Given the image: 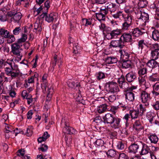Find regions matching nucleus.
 <instances>
[{"label": "nucleus", "instance_id": "obj_11", "mask_svg": "<svg viewBox=\"0 0 159 159\" xmlns=\"http://www.w3.org/2000/svg\"><path fill=\"white\" fill-rule=\"evenodd\" d=\"M102 152H100L99 153V155L100 156V158H103L104 157H105V154L106 153L107 156L109 158L112 157H115L116 154V151L113 149H110L108 150L107 152H103L102 154H101Z\"/></svg>", "mask_w": 159, "mask_h": 159}, {"label": "nucleus", "instance_id": "obj_30", "mask_svg": "<svg viewBox=\"0 0 159 159\" xmlns=\"http://www.w3.org/2000/svg\"><path fill=\"white\" fill-rule=\"evenodd\" d=\"M107 107L106 104L101 105L97 107V111L99 113H103L107 111Z\"/></svg>", "mask_w": 159, "mask_h": 159}, {"label": "nucleus", "instance_id": "obj_39", "mask_svg": "<svg viewBox=\"0 0 159 159\" xmlns=\"http://www.w3.org/2000/svg\"><path fill=\"white\" fill-rule=\"evenodd\" d=\"M9 32L7 30L3 29H0V35L4 38H8L9 36Z\"/></svg>", "mask_w": 159, "mask_h": 159}, {"label": "nucleus", "instance_id": "obj_20", "mask_svg": "<svg viewBox=\"0 0 159 159\" xmlns=\"http://www.w3.org/2000/svg\"><path fill=\"white\" fill-rule=\"evenodd\" d=\"M126 99L129 101H132L134 99V94L132 90H127L125 93Z\"/></svg>", "mask_w": 159, "mask_h": 159}, {"label": "nucleus", "instance_id": "obj_58", "mask_svg": "<svg viewBox=\"0 0 159 159\" xmlns=\"http://www.w3.org/2000/svg\"><path fill=\"white\" fill-rule=\"evenodd\" d=\"M95 143L98 146L102 147L103 145L104 142L102 140L99 139L97 140Z\"/></svg>", "mask_w": 159, "mask_h": 159}, {"label": "nucleus", "instance_id": "obj_19", "mask_svg": "<svg viewBox=\"0 0 159 159\" xmlns=\"http://www.w3.org/2000/svg\"><path fill=\"white\" fill-rule=\"evenodd\" d=\"M122 41L119 39L118 40L112 41L111 42L110 46L113 48L119 47L120 48H123L124 45L122 43Z\"/></svg>", "mask_w": 159, "mask_h": 159}, {"label": "nucleus", "instance_id": "obj_53", "mask_svg": "<svg viewBox=\"0 0 159 159\" xmlns=\"http://www.w3.org/2000/svg\"><path fill=\"white\" fill-rule=\"evenodd\" d=\"M132 24L124 22L122 25V29L123 30H128Z\"/></svg>", "mask_w": 159, "mask_h": 159}, {"label": "nucleus", "instance_id": "obj_24", "mask_svg": "<svg viewBox=\"0 0 159 159\" xmlns=\"http://www.w3.org/2000/svg\"><path fill=\"white\" fill-rule=\"evenodd\" d=\"M21 13L20 12H17V11H16V14L13 16V17L11 18V21L15 23H18L21 19Z\"/></svg>", "mask_w": 159, "mask_h": 159}, {"label": "nucleus", "instance_id": "obj_25", "mask_svg": "<svg viewBox=\"0 0 159 159\" xmlns=\"http://www.w3.org/2000/svg\"><path fill=\"white\" fill-rule=\"evenodd\" d=\"M30 0H18L16 4L17 6L22 5L24 7H28L30 5Z\"/></svg>", "mask_w": 159, "mask_h": 159}, {"label": "nucleus", "instance_id": "obj_9", "mask_svg": "<svg viewBox=\"0 0 159 159\" xmlns=\"http://www.w3.org/2000/svg\"><path fill=\"white\" fill-rule=\"evenodd\" d=\"M103 9H100L99 12L95 13L97 19L99 21L105 20V16L107 14V11L104 10Z\"/></svg>", "mask_w": 159, "mask_h": 159}, {"label": "nucleus", "instance_id": "obj_32", "mask_svg": "<svg viewBox=\"0 0 159 159\" xmlns=\"http://www.w3.org/2000/svg\"><path fill=\"white\" fill-rule=\"evenodd\" d=\"M133 11L136 15V17L137 19L140 17V16L143 12L142 11V9L139 7H134L133 8Z\"/></svg>", "mask_w": 159, "mask_h": 159}, {"label": "nucleus", "instance_id": "obj_57", "mask_svg": "<svg viewBox=\"0 0 159 159\" xmlns=\"http://www.w3.org/2000/svg\"><path fill=\"white\" fill-rule=\"evenodd\" d=\"M21 31V29L20 27H16L13 30V32L15 35H18Z\"/></svg>", "mask_w": 159, "mask_h": 159}, {"label": "nucleus", "instance_id": "obj_7", "mask_svg": "<svg viewBox=\"0 0 159 159\" xmlns=\"http://www.w3.org/2000/svg\"><path fill=\"white\" fill-rule=\"evenodd\" d=\"M105 8L103 9L104 10L107 11V14L108 13V11L110 12L111 14L112 13L115 12L117 9V7L116 5L112 3H107L105 4Z\"/></svg>", "mask_w": 159, "mask_h": 159}, {"label": "nucleus", "instance_id": "obj_18", "mask_svg": "<svg viewBox=\"0 0 159 159\" xmlns=\"http://www.w3.org/2000/svg\"><path fill=\"white\" fill-rule=\"evenodd\" d=\"M5 132L6 133V138H9L10 137V136L12 134H15V136H16L18 132H15V130H13L11 129V127L7 126L6 127V129Z\"/></svg>", "mask_w": 159, "mask_h": 159}, {"label": "nucleus", "instance_id": "obj_27", "mask_svg": "<svg viewBox=\"0 0 159 159\" xmlns=\"http://www.w3.org/2000/svg\"><path fill=\"white\" fill-rule=\"evenodd\" d=\"M106 63L108 64H112L117 62L118 61L117 59L113 57H107L105 59Z\"/></svg>", "mask_w": 159, "mask_h": 159}, {"label": "nucleus", "instance_id": "obj_52", "mask_svg": "<svg viewBox=\"0 0 159 159\" xmlns=\"http://www.w3.org/2000/svg\"><path fill=\"white\" fill-rule=\"evenodd\" d=\"M73 53L75 54H77L80 53V52L81 49L79 46L76 45L74 46L73 47Z\"/></svg>", "mask_w": 159, "mask_h": 159}, {"label": "nucleus", "instance_id": "obj_54", "mask_svg": "<svg viewBox=\"0 0 159 159\" xmlns=\"http://www.w3.org/2000/svg\"><path fill=\"white\" fill-rule=\"evenodd\" d=\"M145 75L143 77V76H139L138 78L139 82V83L141 84H144L146 83V80L145 79Z\"/></svg>", "mask_w": 159, "mask_h": 159}, {"label": "nucleus", "instance_id": "obj_12", "mask_svg": "<svg viewBox=\"0 0 159 159\" xmlns=\"http://www.w3.org/2000/svg\"><path fill=\"white\" fill-rule=\"evenodd\" d=\"M115 117L111 114L108 113L105 115L103 117L104 122L105 123L109 124L110 125L115 121Z\"/></svg>", "mask_w": 159, "mask_h": 159}, {"label": "nucleus", "instance_id": "obj_14", "mask_svg": "<svg viewBox=\"0 0 159 159\" xmlns=\"http://www.w3.org/2000/svg\"><path fill=\"white\" fill-rule=\"evenodd\" d=\"M63 131L66 133V131L67 133L69 134H75L76 132V130L73 128L70 127L68 123L66 122L65 126L63 129Z\"/></svg>", "mask_w": 159, "mask_h": 159}, {"label": "nucleus", "instance_id": "obj_62", "mask_svg": "<svg viewBox=\"0 0 159 159\" xmlns=\"http://www.w3.org/2000/svg\"><path fill=\"white\" fill-rule=\"evenodd\" d=\"M153 108L155 110L157 111L159 110V101H157L152 105Z\"/></svg>", "mask_w": 159, "mask_h": 159}, {"label": "nucleus", "instance_id": "obj_28", "mask_svg": "<svg viewBox=\"0 0 159 159\" xmlns=\"http://www.w3.org/2000/svg\"><path fill=\"white\" fill-rule=\"evenodd\" d=\"M154 59L149 60L146 63L147 66L152 69L157 66L158 62Z\"/></svg>", "mask_w": 159, "mask_h": 159}, {"label": "nucleus", "instance_id": "obj_5", "mask_svg": "<svg viewBox=\"0 0 159 159\" xmlns=\"http://www.w3.org/2000/svg\"><path fill=\"white\" fill-rule=\"evenodd\" d=\"M142 148V142H135L132 143L129 147V152L135 154L139 152Z\"/></svg>", "mask_w": 159, "mask_h": 159}, {"label": "nucleus", "instance_id": "obj_38", "mask_svg": "<svg viewBox=\"0 0 159 159\" xmlns=\"http://www.w3.org/2000/svg\"><path fill=\"white\" fill-rule=\"evenodd\" d=\"M124 19V22L132 24V18L131 15L128 14L127 15H124L123 17Z\"/></svg>", "mask_w": 159, "mask_h": 159}, {"label": "nucleus", "instance_id": "obj_10", "mask_svg": "<svg viewBox=\"0 0 159 159\" xmlns=\"http://www.w3.org/2000/svg\"><path fill=\"white\" fill-rule=\"evenodd\" d=\"M146 144L142 143V148L139 151V153L141 155H145L151 152L150 147Z\"/></svg>", "mask_w": 159, "mask_h": 159}, {"label": "nucleus", "instance_id": "obj_41", "mask_svg": "<svg viewBox=\"0 0 159 159\" xmlns=\"http://www.w3.org/2000/svg\"><path fill=\"white\" fill-rule=\"evenodd\" d=\"M121 33V30L120 29H116L112 30V39H115L117 38L118 36L120 35Z\"/></svg>", "mask_w": 159, "mask_h": 159}, {"label": "nucleus", "instance_id": "obj_43", "mask_svg": "<svg viewBox=\"0 0 159 159\" xmlns=\"http://www.w3.org/2000/svg\"><path fill=\"white\" fill-rule=\"evenodd\" d=\"M147 73V69L146 67H143L139 69L138 74L139 76H143Z\"/></svg>", "mask_w": 159, "mask_h": 159}, {"label": "nucleus", "instance_id": "obj_56", "mask_svg": "<svg viewBox=\"0 0 159 159\" xmlns=\"http://www.w3.org/2000/svg\"><path fill=\"white\" fill-rule=\"evenodd\" d=\"M97 79L98 80L104 78L105 77L104 74L101 72H99L96 75Z\"/></svg>", "mask_w": 159, "mask_h": 159}, {"label": "nucleus", "instance_id": "obj_49", "mask_svg": "<svg viewBox=\"0 0 159 159\" xmlns=\"http://www.w3.org/2000/svg\"><path fill=\"white\" fill-rule=\"evenodd\" d=\"M116 146L118 149L123 150L124 149L125 147V143L124 142L120 141L118 142Z\"/></svg>", "mask_w": 159, "mask_h": 159}, {"label": "nucleus", "instance_id": "obj_44", "mask_svg": "<svg viewBox=\"0 0 159 159\" xmlns=\"http://www.w3.org/2000/svg\"><path fill=\"white\" fill-rule=\"evenodd\" d=\"M151 55L152 59L156 60L158 58L159 52L156 50H154L151 51Z\"/></svg>", "mask_w": 159, "mask_h": 159}, {"label": "nucleus", "instance_id": "obj_61", "mask_svg": "<svg viewBox=\"0 0 159 159\" xmlns=\"http://www.w3.org/2000/svg\"><path fill=\"white\" fill-rule=\"evenodd\" d=\"M105 36L108 40L112 39V30L111 31L108 33H106Z\"/></svg>", "mask_w": 159, "mask_h": 159}, {"label": "nucleus", "instance_id": "obj_1", "mask_svg": "<svg viewBox=\"0 0 159 159\" xmlns=\"http://www.w3.org/2000/svg\"><path fill=\"white\" fill-rule=\"evenodd\" d=\"M56 14L53 12L48 14L46 12H43L39 17H38L36 20L34 25V32L40 34L42 30L41 25L43 20L42 19L45 18L46 21L49 23H52L57 20Z\"/></svg>", "mask_w": 159, "mask_h": 159}, {"label": "nucleus", "instance_id": "obj_4", "mask_svg": "<svg viewBox=\"0 0 159 159\" xmlns=\"http://www.w3.org/2000/svg\"><path fill=\"white\" fill-rule=\"evenodd\" d=\"M140 17L138 18L137 24H139L140 26H144L146 22L149 21V15L148 13L143 11L140 16Z\"/></svg>", "mask_w": 159, "mask_h": 159}, {"label": "nucleus", "instance_id": "obj_26", "mask_svg": "<svg viewBox=\"0 0 159 159\" xmlns=\"http://www.w3.org/2000/svg\"><path fill=\"white\" fill-rule=\"evenodd\" d=\"M44 93H47L48 94L46 97V101H49L51 100V97L53 92V90L52 86L48 87L46 89V92Z\"/></svg>", "mask_w": 159, "mask_h": 159}, {"label": "nucleus", "instance_id": "obj_59", "mask_svg": "<svg viewBox=\"0 0 159 159\" xmlns=\"http://www.w3.org/2000/svg\"><path fill=\"white\" fill-rule=\"evenodd\" d=\"M7 39V42L8 43H10L14 42L15 40V38L13 35H9V36Z\"/></svg>", "mask_w": 159, "mask_h": 159}, {"label": "nucleus", "instance_id": "obj_48", "mask_svg": "<svg viewBox=\"0 0 159 159\" xmlns=\"http://www.w3.org/2000/svg\"><path fill=\"white\" fill-rule=\"evenodd\" d=\"M33 128L32 126H29L27 128L26 132H25V135L29 137L31 136L33 134Z\"/></svg>", "mask_w": 159, "mask_h": 159}, {"label": "nucleus", "instance_id": "obj_60", "mask_svg": "<svg viewBox=\"0 0 159 159\" xmlns=\"http://www.w3.org/2000/svg\"><path fill=\"white\" fill-rule=\"evenodd\" d=\"M133 9L130 6H126L124 8L125 12L127 13H131L132 12Z\"/></svg>", "mask_w": 159, "mask_h": 159}, {"label": "nucleus", "instance_id": "obj_17", "mask_svg": "<svg viewBox=\"0 0 159 159\" xmlns=\"http://www.w3.org/2000/svg\"><path fill=\"white\" fill-rule=\"evenodd\" d=\"M48 75L47 74H45L43 76L42 80L43 83L42 84V88L44 92H46V89L48 88V87L51 86L48 84L47 81V78Z\"/></svg>", "mask_w": 159, "mask_h": 159}, {"label": "nucleus", "instance_id": "obj_34", "mask_svg": "<svg viewBox=\"0 0 159 159\" xmlns=\"http://www.w3.org/2000/svg\"><path fill=\"white\" fill-rule=\"evenodd\" d=\"M149 80L152 82H155L159 80V75L158 73L153 74L148 78Z\"/></svg>", "mask_w": 159, "mask_h": 159}, {"label": "nucleus", "instance_id": "obj_15", "mask_svg": "<svg viewBox=\"0 0 159 159\" xmlns=\"http://www.w3.org/2000/svg\"><path fill=\"white\" fill-rule=\"evenodd\" d=\"M117 82L120 88L125 89L128 87V83L125 81L124 77L121 76L118 79Z\"/></svg>", "mask_w": 159, "mask_h": 159}, {"label": "nucleus", "instance_id": "obj_13", "mask_svg": "<svg viewBox=\"0 0 159 159\" xmlns=\"http://www.w3.org/2000/svg\"><path fill=\"white\" fill-rule=\"evenodd\" d=\"M120 40L123 42H132L131 35L129 33H124L121 36L120 38Z\"/></svg>", "mask_w": 159, "mask_h": 159}, {"label": "nucleus", "instance_id": "obj_21", "mask_svg": "<svg viewBox=\"0 0 159 159\" xmlns=\"http://www.w3.org/2000/svg\"><path fill=\"white\" fill-rule=\"evenodd\" d=\"M122 68L123 69L131 68L132 67V64L130 60H126L122 61Z\"/></svg>", "mask_w": 159, "mask_h": 159}, {"label": "nucleus", "instance_id": "obj_35", "mask_svg": "<svg viewBox=\"0 0 159 159\" xmlns=\"http://www.w3.org/2000/svg\"><path fill=\"white\" fill-rule=\"evenodd\" d=\"M129 114L132 119H136L138 117L139 115H140L139 114V110H130L129 111Z\"/></svg>", "mask_w": 159, "mask_h": 159}, {"label": "nucleus", "instance_id": "obj_55", "mask_svg": "<svg viewBox=\"0 0 159 159\" xmlns=\"http://www.w3.org/2000/svg\"><path fill=\"white\" fill-rule=\"evenodd\" d=\"M83 22H85V25L86 26H88L89 25H91L92 24V19H82Z\"/></svg>", "mask_w": 159, "mask_h": 159}, {"label": "nucleus", "instance_id": "obj_2", "mask_svg": "<svg viewBox=\"0 0 159 159\" xmlns=\"http://www.w3.org/2000/svg\"><path fill=\"white\" fill-rule=\"evenodd\" d=\"M22 46V44H19L16 43L12 44L11 45V52L14 55L16 56V58L15 60L17 61L18 62L21 60L22 57L21 53L22 49L21 48Z\"/></svg>", "mask_w": 159, "mask_h": 159}, {"label": "nucleus", "instance_id": "obj_40", "mask_svg": "<svg viewBox=\"0 0 159 159\" xmlns=\"http://www.w3.org/2000/svg\"><path fill=\"white\" fill-rule=\"evenodd\" d=\"M133 127L136 130L139 131L143 129V126L141 125L139 120H136L133 125Z\"/></svg>", "mask_w": 159, "mask_h": 159}, {"label": "nucleus", "instance_id": "obj_22", "mask_svg": "<svg viewBox=\"0 0 159 159\" xmlns=\"http://www.w3.org/2000/svg\"><path fill=\"white\" fill-rule=\"evenodd\" d=\"M119 52L120 54V58L122 59V61L128 60L130 57V54L129 53L124 50H120Z\"/></svg>", "mask_w": 159, "mask_h": 159}, {"label": "nucleus", "instance_id": "obj_8", "mask_svg": "<svg viewBox=\"0 0 159 159\" xmlns=\"http://www.w3.org/2000/svg\"><path fill=\"white\" fill-rule=\"evenodd\" d=\"M145 30V29L144 26H141V29H139L138 28H136L132 30V34L133 37H138L141 36L144 32H143L142 30Z\"/></svg>", "mask_w": 159, "mask_h": 159}, {"label": "nucleus", "instance_id": "obj_64", "mask_svg": "<svg viewBox=\"0 0 159 159\" xmlns=\"http://www.w3.org/2000/svg\"><path fill=\"white\" fill-rule=\"evenodd\" d=\"M118 159H129V157L124 153H121L119 154Z\"/></svg>", "mask_w": 159, "mask_h": 159}, {"label": "nucleus", "instance_id": "obj_23", "mask_svg": "<svg viewBox=\"0 0 159 159\" xmlns=\"http://www.w3.org/2000/svg\"><path fill=\"white\" fill-rule=\"evenodd\" d=\"M121 119L118 117L115 118V121L111 125V127L114 129H118L119 128L121 125L120 122Z\"/></svg>", "mask_w": 159, "mask_h": 159}, {"label": "nucleus", "instance_id": "obj_42", "mask_svg": "<svg viewBox=\"0 0 159 159\" xmlns=\"http://www.w3.org/2000/svg\"><path fill=\"white\" fill-rule=\"evenodd\" d=\"M19 75L20 72L19 70H12L11 72L8 76H11L12 79H14L17 77Z\"/></svg>", "mask_w": 159, "mask_h": 159}, {"label": "nucleus", "instance_id": "obj_63", "mask_svg": "<svg viewBox=\"0 0 159 159\" xmlns=\"http://www.w3.org/2000/svg\"><path fill=\"white\" fill-rule=\"evenodd\" d=\"M48 149V146L45 144H42L41 147L39 148V150L43 152H46Z\"/></svg>", "mask_w": 159, "mask_h": 159}, {"label": "nucleus", "instance_id": "obj_3", "mask_svg": "<svg viewBox=\"0 0 159 159\" xmlns=\"http://www.w3.org/2000/svg\"><path fill=\"white\" fill-rule=\"evenodd\" d=\"M107 90L112 93H116L119 91L118 85L117 83L113 82H109L106 84Z\"/></svg>", "mask_w": 159, "mask_h": 159}, {"label": "nucleus", "instance_id": "obj_45", "mask_svg": "<svg viewBox=\"0 0 159 159\" xmlns=\"http://www.w3.org/2000/svg\"><path fill=\"white\" fill-rule=\"evenodd\" d=\"M147 105H146V104L144 105H143L142 104H140L139 105V114L140 115H142L144 112H145L146 110V106Z\"/></svg>", "mask_w": 159, "mask_h": 159}, {"label": "nucleus", "instance_id": "obj_51", "mask_svg": "<svg viewBox=\"0 0 159 159\" xmlns=\"http://www.w3.org/2000/svg\"><path fill=\"white\" fill-rule=\"evenodd\" d=\"M57 55L55 54L54 56L53 60L52 61L51 64L52 65V71L54 70V67L57 65Z\"/></svg>", "mask_w": 159, "mask_h": 159}, {"label": "nucleus", "instance_id": "obj_36", "mask_svg": "<svg viewBox=\"0 0 159 159\" xmlns=\"http://www.w3.org/2000/svg\"><path fill=\"white\" fill-rule=\"evenodd\" d=\"M152 38L155 41H159V31L156 29L152 31Z\"/></svg>", "mask_w": 159, "mask_h": 159}, {"label": "nucleus", "instance_id": "obj_50", "mask_svg": "<svg viewBox=\"0 0 159 159\" xmlns=\"http://www.w3.org/2000/svg\"><path fill=\"white\" fill-rule=\"evenodd\" d=\"M67 84L68 86L71 88H75V87H78L80 86L79 83L76 84L74 82L68 81L67 82Z\"/></svg>", "mask_w": 159, "mask_h": 159}, {"label": "nucleus", "instance_id": "obj_6", "mask_svg": "<svg viewBox=\"0 0 159 159\" xmlns=\"http://www.w3.org/2000/svg\"><path fill=\"white\" fill-rule=\"evenodd\" d=\"M140 98L142 103H145L146 105H148V102L151 99L150 93L145 91H142L140 93Z\"/></svg>", "mask_w": 159, "mask_h": 159}, {"label": "nucleus", "instance_id": "obj_31", "mask_svg": "<svg viewBox=\"0 0 159 159\" xmlns=\"http://www.w3.org/2000/svg\"><path fill=\"white\" fill-rule=\"evenodd\" d=\"M148 138L150 141L151 143L156 144L158 140V138L155 134H151L148 136Z\"/></svg>", "mask_w": 159, "mask_h": 159}, {"label": "nucleus", "instance_id": "obj_33", "mask_svg": "<svg viewBox=\"0 0 159 159\" xmlns=\"http://www.w3.org/2000/svg\"><path fill=\"white\" fill-rule=\"evenodd\" d=\"M138 48L141 51L145 46L148 47V43L143 39H141L138 42Z\"/></svg>", "mask_w": 159, "mask_h": 159}, {"label": "nucleus", "instance_id": "obj_16", "mask_svg": "<svg viewBox=\"0 0 159 159\" xmlns=\"http://www.w3.org/2000/svg\"><path fill=\"white\" fill-rule=\"evenodd\" d=\"M136 78V73L132 71L128 73L125 76L126 80L129 83L134 81Z\"/></svg>", "mask_w": 159, "mask_h": 159}, {"label": "nucleus", "instance_id": "obj_47", "mask_svg": "<svg viewBox=\"0 0 159 159\" xmlns=\"http://www.w3.org/2000/svg\"><path fill=\"white\" fill-rule=\"evenodd\" d=\"M27 38V35L26 34H22V37L18 40L16 43H18L19 44H22V43L25 42Z\"/></svg>", "mask_w": 159, "mask_h": 159}, {"label": "nucleus", "instance_id": "obj_46", "mask_svg": "<svg viewBox=\"0 0 159 159\" xmlns=\"http://www.w3.org/2000/svg\"><path fill=\"white\" fill-rule=\"evenodd\" d=\"M148 4V3L146 0H140L139 2L138 7L141 8L146 7Z\"/></svg>", "mask_w": 159, "mask_h": 159}, {"label": "nucleus", "instance_id": "obj_29", "mask_svg": "<svg viewBox=\"0 0 159 159\" xmlns=\"http://www.w3.org/2000/svg\"><path fill=\"white\" fill-rule=\"evenodd\" d=\"M153 90L152 93L155 96L159 95V82L156 83L153 86Z\"/></svg>", "mask_w": 159, "mask_h": 159}, {"label": "nucleus", "instance_id": "obj_37", "mask_svg": "<svg viewBox=\"0 0 159 159\" xmlns=\"http://www.w3.org/2000/svg\"><path fill=\"white\" fill-rule=\"evenodd\" d=\"M111 15L115 19L120 18L123 17L124 14L123 13L122 11H117L116 13H112Z\"/></svg>", "mask_w": 159, "mask_h": 159}]
</instances>
